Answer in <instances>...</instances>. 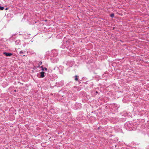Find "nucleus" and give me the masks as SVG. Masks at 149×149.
I'll return each instance as SVG.
<instances>
[{"mask_svg": "<svg viewBox=\"0 0 149 149\" xmlns=\"http://www.w3.org/2000/svg\"><path fill=\"white\" fill-rule=\"evenodd\" d=\"M125 127L128 130L131 131L133 130V125L129 122H127L126 123Z\"/></svg>", "mask_w": 149, "mask_h": 149, "instance_id": "f257e3e1", "label": "nucleus"}, {"mask_svg": "<svg viewBox=\"0 0 149 149\" xmlns=\"http://www.w3.org/2000/svg\"><path fill=\"white\" fill-rule=\"evenodd\" d=\"M51 61L53 63H55L57 62V61H58V59L56 57H52V58H51Z\"/></svg>", "mask_w": 149, "mask_h": 149, "instance_id": "f03ea898", "label": "nucleus"}, {"mask_svg": "<svg viewBox=\"0 0 149 149\" xmlns=\"http://www.w3.org/2000/svg\"><path fill=\"white\" fill-rule=\"evenodd\" d=\"M52 55L53 57L57 56L58 54L57 52L55 50H53L52 51Z\"/></svg>", "mask_w": 149, "mask_h": 149, "instance_id": "7ed1b4c3", "label": "nucleus"}, {"mask_svg": "<svg viewBox=\"0 0 149 149\" xmlns=\"http://www.w3.org/2000/svg\"><path fill=\"white\" fill-rule=\"evenodd\" d=\"M39 74L40 75V77L42 78L45 77V73L43 71L41 72Z\"/></svg>", "mask_w": 149, "mask_h": 149, "instance_id": "20e7f679", "label": "nucleus"}, {"mask_svg": "<svg viewBox=\"0 0 149 149\" xmlns=\"http://www.w3.org/2000/svg\"><path fill=\"white\" fill-rule=\"evenodd\" d=\"M3 54L7 56H10L12 55L13 54L11 53H8L6 52H4L3 53Z\"/></svg>", "mask_w": 149, "mask_h": 149, "instance_id": "39448f33", "label": "nucleus"}, {"mask_svg": "<svg viewBox=\"0 0 149 149\" xmlns=\"http://www.w3.org/2000/svg\"><path fill=\"white\" fill-rule=\"evenodd\" d=\"M26 52L25 51H21L19 52V54H20V55L22 56H25V55L24 54Z\"/></svg>", "mask_w": 149, "mask_h": 149, "instance_id": "423d86ee", "label": "nucleus"}, {"mask_svg": "<svg viewBox=\"0 0 149 149\" xmlns=\"http://www.w3.org/2000/svg\"><path fill=\"white\" fill-rule=\"evenodd\" d=\"M41 68H42V71L44 70H45V71H47V68H44L42 66H41Z\"/></svg>", "mask_w": 149, "mask_h": 149, "instance_id": "0eeeda50", "label": "nucleus"}, {"mask_svg": "<svg viewBox=\"0 0 149 149\" xmlns=\"http://www.w3.org/2000/svg\"><path fill=\"white\" fill-rule=\"evenodd\" d=\"M75 80L76 81H78V77L77 75H75Z\"/></svg>", "mask_w": 149, "mask_h": 149, "instance_id": "6e6552de", "label": "nucleus"}, {"mask_svg": "<svg viewBox=\"0 0 149 149\" xmlns=\"http://www.w3.org/2000/svg\"><path fill=\"white\" fill-rule=\"evenodd\" d=\"M20 41L19 40H17L15 41V43L16 45H19Z\"/></svg>", "mask_w": 149, "mask_h": 149, "instance_id": "1a4fd4ad", "label": "nucleus"}, {"mask_svg": "<svg viewBox=\"0 0 149 149\" xmlns=\"http://www.w3.org/2000/svg\"><path fill=\"white\" fill-rule=\"evenodd\" d=\"M4 7L3 6H0V10H3L4 9Z\"/></svg>", "mask_w": 149, "mask_h": 149, "instance_id": "9d476101", "label": "nucleus"}, {"mask_svg": "<svg viewBox=\"0 0 149 149\" xmlns=\"http://www.w3.org/2000/svg\"><path fill=\"white\" fill-rule=\"evenodd\" d=\"M110 17H112V18H113L114 17V14L113 13H112L111 14V15H110Z\"/></svg>", "mask_w": 149, "mask_h": 149, "instance_id": "9b49d317", "label": "nucleus"}, {"mask_svg": "<svg viewBox=\"0 0 149 149\" xmlns=\"http://www.w3.org/2000/svg\"><path fill=\"white\" fill-rule=\"evenodd\" d=\"M31 53L32 54H36V53L34 52V51H33L32 50H31Z\"/></svg>", "mask_w": 149, "mask_h": 149, "instance_id": "f8f14e48", "label": "nucleus"}, {"mask_svg": "<svg viewBox=\"0 0 149 149\" xmlns=\"http://www.w3.org/2000/svg\"><path fill=\"white\" fill-rule=\"evenodd\" d=\"M42 62H41V61L39 63V65H41L42 64Z\"/></svg>", "mask_w": 149, "mask_h": 149, "instance_id": "ddd939ff", "label": "nucleus"}, {"mask_svg": "<svg viewBox=\"0 0 149 149\" xmlns=\"http://www.w3.org/2000/svg\"><path fill=\"white\" fill-rule=\"evenodd\" d=\"M14 91L15 92H16V90H15Z\"/></svg>", "mask_w": 149, "mask_h": 149, "instance_id": "4468645a", "label": "nucleus"}, {"mask_svg": "<svg viewBox=\"0 0 149 149\" xmlns=\"http://www.w3.org/2000/svg\"><path fill=\"white\" fill-rule=\"evenodd\" d=\"M96 93H97L98 92H97V91H96Z\"/></svg>", "mask_w": 149, "mask_h": 149, "instance_id": "2eb2a0df", "label": "nucleus"}]
</instances>
